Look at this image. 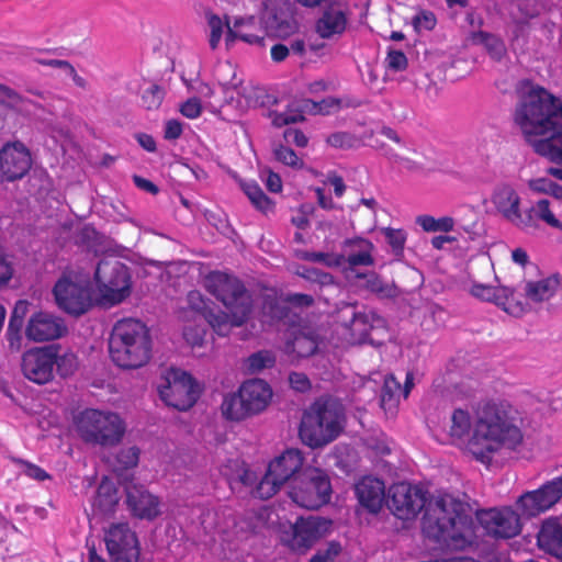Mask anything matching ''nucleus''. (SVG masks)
Returning <instances> with one entry per match:
<instances>
[{"label":"nucleus","mask_w":562,"mask_h":562,"mask_svg":"<svg viewBox=\"0 0 562 562\" xmlns=\"http://www.w3.org/2000/svg\"><path fill=\"white\" fill-rule=\"evenodd\" d=\"M562 497V476L555 477L538 490L527 492L517 501L520 515L527 518L536 517L550 509Z\"/></svg>","instance_id":"nucleus-14"},{"label":"nucleus","mask_w":562,"mask_h":562,"mask_svg":"<svg viewBox=\"0 0 562 562\" xmlns=\"http://www.w3.org/2000/svg\"><path fill=\"white\" fill-rule=\"evenodd\" d=\"M527 187L532 193L547 194L559 200L562 199V186L555 183L549 178H532L528 180Z\"/></svg>","instance_id":"nucleus-42"},{"label":"nucleus","mask_w":562,"mask_h":562,"mask_svg":"<svg viewBox=\"0 0 562 562\" xmlns=\"http://www.w3.org/2000/svg\"><path fill=\"white\" fill-rule=\"evenodd\" d=\"M276 358L269 351H259L251 355L247 361V370L250 373H257L266 368H270L274 364Z\"/></svg>","instance_id":"nucleus-45"},{"label":"nucleus","mask_w":562,"mask_h":562,"mask_svg":"<svg viewBox=\"0 0 562 562\" xmlns=\"http://www.w3.org/2000/svg\"><path fill=\"white\" fill-rule=\"evenodd\" d=\"M331 521L319 516L299 517L294 522H280V542L295 553L304 554L330 533Z\"/></svg>","instance_id":"nucleus-7"},{"label":"nucleus","mask_w":562,"mask_h":562,"mask_svg":"<svg viewBox=\"0 0 562 562\" xmlns=\"http://www.w3.org/2000/svg\"><path fill=\"white\" fill-rule=\"evenodd\" d=\"M13 268L4 255L0 252V288L8 284L12 279Z\"/></svg>","instance_id":"nucleus-62"},{"label":"nucleus","mask_w":562,"mask_h":562,"mask_svg":"<svg viewBox=\"0 0 562 562\" xmlns=\"http://www.w3.org/2000/svg\"><path fill=\"white\" fill-rule=\"evenodd\" d=\"M537 540L540 549L562 560V522L558 518L542 522Z\"/></svg>","instance_id":"nucleus-29"},{"label":"nucleus","mask_w":562,"mask_h":562,"mask_svg":"<svg viewBox=\"0 0 562 562\" xmlns=\"http://www.w3.org/2000/svg\"><path fill=\"white\" fill-rule=\"evenodd\" d=\"M239 391L251 415L265 411L272 397V390L268 383L260 379L244 382Z\"/></svg>","instance_id":"nucleus-27"},{"label":"nucleus","mask_w":562,"mask_h":562,"mask_svg":"<svg viewBox=\"0 0 562 562\" xmlns=\"http://www.w3.org/2000/svg\"><path fill=\"white\" fill-rule=\"evenodd\" d=\"M97 286L93 290L97 305L115 306L131 294V276L128 269L117 260H105L95 270Z\"/></svg>","instance_id":"nucleus-10"},{"label":"nucleus","mask_w":562,"mask_h":562,"mask_svg":"<svg viewBox=\"0 0 562 562\" xmlns=\"http://www.w3.org/2000/svg\"><path fill=\"white\" fill-rule=\"evenodd\" d=\"M195 92L203 99L204 106L210 110L212 113H217L223 105L221 100L214 99L216 91L214 88L210 87L206 83H199L194 88Z\"/></svg>","instance_id":"nucleus-47"},{"label":"nucleus","mask_w":562,"mask_h":562,"mask_svg":"<svg viewBox=\"0 0 562 562\" xmlns=\"http://www.w3.org/2000/svg\"><path fill=\"white\" fill-rule=\"evenodd\" d=\"M340 546L331 542L326 549L317 551L308 562H335L340 553Z\"/></svg>","instance_id":"nucleus-56"},{"label":"nucleus","mask_w":562,"mask_h":562,"mask_svg":"<svg viewBox=\"0 0 562 562\" xmlns=\"http://www.w3.org/2000/svg\"><path fill=\"white\" fill-rule=\"evenodd\" d=\"M345 427L342 406L334 400H318L303 414L300 426L301 440L311 448L334 441Z\"/></svg>","instance_id":"nucleus-5"},{"label":"nucleus","mask_w":562,"mask_h":562,"mask_svg":"<svg viewBox=\"0 0 562 562\" xmlns=\"http://www.w3.org/2000/svg\"><path fill=\"white\" fill-rule=\"evenodd\" d=\"M402 398V386L393 375L384 379V385L381 395V406L385 412L394 414Z\"/></svg>","instance_id":"nucleus-39"},{"label":"nucleus","mask_w":562,"mask_h":562,"mask_svg":"<svg viewBox=\"0 0 562 562\" xmlns=\"http://www.w3.org/2000/svg\"><path fill=\"white\" fill-rule=\"evenodd\" d=\"M109 351L112 361L123 369H137L150 359L151 339L147 326L134 318L117 322L113 327Z\"/></svg>","instance_id":"nucleus-4"},{"label":"nucleus","mask_w":562,"mask_h":562,"mask_svg":"<svg viewBox=\"0 0 562 562\" xmlns=\"http://www.w3.org/2000/svg\"><path fill=\"white\" fill-rule=\"evenodd\" d=\"M164 99L161 89L157 86H149L142 94L143 105L148 110H156L160 106Z\"/></svg>","instance_id":"nucleus-49"},{"label":"nucleus","mask_w":562,"mask_h":562,"mask_svg":"<svg viewBox=\"0 0 562 562\" xmlns=\"http://www.w3.org/2000/svg\"><path fill=\"white\" fill-rule=\"evenodd\" d=\"M524 217H530V223L520 227L521 231H528L537 227L538 221L544 223L549 227L562 232V221L554 214L551 203L547 199L536 201L529 209L525 211Z\"/></svg>","instance_id":"nucleus-32"},{"label":"nucleus","mask_w":562,"mask_h":562,"mask_svg":"<svg viewBox=\"0 0 562 562\" xmlns=\"http://www.w3.org/2000/svg\"><path fill=\"white\" fill-rule=\"evenodd\" d=\"M105 544L117 561L136 562L139 555L136 536L126 524H116L105 533Z\"/></svg>","instance_id":"nucleus-21"},{"label":"nucleus","mask_w":562,"mask_h":562,"mask_svg":"<svg viewBox=\"0 0 562 562\" xmlns=\"http://www.w3.org/2000/svg\"><path fill=\"white\" fill-rule=\"evenodd\" d=\"M54 367L60 376L71 375L78 368L77 356L72 351L58 353V349L55 347Z\"/></svg>","instance_id":"nucleus-43"},{"label":"nucleus","mask_w":562,"mask_h":562,"mask_svg":"<svg viewBox=\"0 0 562 562\" xmlns=\"http://www.w3.org/2000/svg\"><path fill=\"white\" fill-rule=\"evenodd\" d=\"M463 288L471 296L484 302H492L514 316L521 315L527 308L526 304L515 299V292L507 286L491 285L469 280L463 283Z\"/></svg>","instance_id":"nucleus-15"},{"label":"nucleus","mask_w":562,"mask_h":562,"mask_svg":"<svg viewBox=\"0 0 562 562\" xmlns=\"http://www.w3.org/2000/svg\"><path fill=\"white\" fill-rule=\"evenodd\" d=\"M559 280L548 277L537 281H528L524 286L525 296L531 302H542L551 299L557 292Z\"/></svg>","instance_id":"nucleus-36"},{"label":"nucleus","mask_w":562,"mask_h":562,"mask_svg":"<svg viewBox=\"0 0 562 562\" xmlns=\"http://www.w3.org/2000/svg\"><path fill=\"white\" fill-rule=\"evenodd\" d=\"M22 467V472L29 476L30 479L36 480V481H44L49 479L48 473L43 470L42 468L37 467L36 464L26 462V461H20L19 462Z\"/></svg>","instance_id":"nucleus-58"},{"label":"nucleus","mask_w":562,"mask_h":562,"mask_svg":"<svg viewBox=\"0 0 562 562\" xmlns=\"http://www.w3.org/2000/svg\"><path fill=\"white\" fill-rule=\"evenodd\" d=\"M368 316L367 315H355L351 322V340L352 342H362L369 335L367 328Z\"/></svg>","instance_id":"nucleus-50"},{"label":"nucleus","mask_w":562,"mask_h":562,"mask_svg":"<svg viewBox=\"0 0 562 562\" xmlns=\"http://www.w3.org/2000/svg\"><path fill=\"white\" fill-rule=\"evenodd\" d=\"M25 336L34 342H45L61 338L67 333L64 319L48 311H35L25 325Z\"/></svg>","instance_id":"nucleus-18"},{"label":"nucleus","mask_w":562,"mask_h":562,"mask_svg":"<svg viewBox=\"0 0 562 562\" xmlns=\"http://www.w3.org/2000/svg\"><path fill=\"white\" fill-rule=\"evenodd\" d=\"M491 201L497 213L518 229L530 223V217H524L525 213L520 209L521 198L513 186H498L494 190Z\"/></svg>","instance_id":"nucleus-22"},{"label":"nucleus","mask_w":562,"mask_h":562,"mask_svg":"<svg viewBox=\"0 0 562 562\" xmlns=\"http://www.w3.org/2000/svg\"><path fill=\"white\" fill-rule=\"evenodd\" d=\"M55 346L34 347L22 356L23 375L36 384H46L54 379Z\"/></svg>","instance_id":"nucleus-17"},{"label":"nucleus","mask_w":562,"mask_h":562,"mask_svg":"<svg viewBox=\"0 0 562 562\" xmlns=\"http://www.w3.org/2000/svg\"><path fill=\"white\" fill-rule=\"evenodd\" d=\"M205 288L229 312V329L240 326L247 319L250 312V297L239 280L223 272H211L205 279Z\"/></svg>","instance_id":"nucleus-8"},{"label":"nucleus","mask_w":562,"mask_h":562,"mask_svg":"<svg viewBox=\"0 0 562 562\" xmlns=\"http://www.w3.org/2000/svg\"><path fill=\"white\" fill-rule=\"evenodd\" d=\"M474 516L485 532L495 538H512L521 530L520 518L512 508L477 512L468 502L448 493H438L430 499L423 530L447 548L461 550L474 541Z\"/></svg>","instance_id":"nucleus-2"},{"label":"nucleus","mask_w":562,"mask_h":562,"mask_svg":"<svg viewBox=\"0 0 562 562\" xmlns=\"http://www.w3.org/2000/svg\"><path fill=\"white\" fill-rule=\"evenodd\" d=\"M31 303L25 300H20L15 303L12 315L9 321L7 329V340L9 349L13 352H19L23 347V336L21 329L23 326V318L30 312Z\"/></svg>","instance_id":"nucleus-34"},{"label":"nucleus","mask_w":562,"mask_h":562,"mask_svg":"<svg viewBox=\"0 0 562 562\" xmlns=\"http://www.w3.org/2000/svg\"><path fill=\"white\" fill-rule=\"evenodd\" d=\"M284 139L289 144H294L299 147H305L307 145V137L299 130L289 128L284 132Z\"/></svg>","instance_id":"nucleus-61"},{"label":"nucleus","mask_w":562,"mask_h":562,"mask_svg":"<svg viewBox=\"0 0 562 562\" xmlns=\"http://www.w3.org/2000/svg\"><path fill=\"white\" fill-rule=\"evenodd\" d=\"M160 398L179 411L191 408L198 400V387L192 376L180 369L167 370L158 386Z\"/></svg>","instance_id":"nucleus-13"},{"label":"nucleus","mask_w":562,"mask_h":562,"mask_svg":"<svg viewBox=\"0 0 562 562\" xmlns=\"http://www.w3.org/2000/svg\"><path fill=\"white\" fill-rule=\"evenodd\" d=\"M416 224L419 225L425 232L448 233L453 231L456 222L451 216L434 217L431 215H419L416 217Z\"/></svg>","instance_id":"nucleus-41"},{"label":"nucleus","mask_w":562,"mask_h":562,"mask_svg":"<svg viewBox=\"0 0 562 562\" xmlns=\"http://www.w3.org/2000/svg\"><path fill=\"white\" fill-rule=\"evenodd\" d=\"M323 103H316L308 99L294 100L289 104L286 111L271 113L272 123L276 126H283L303 120L305 113H325L327 111Z\"/></svg>","instance_id":"nucleus-28"},{"label":"nucleus","mask_w":562,"mask_h":562,"mask_svg":"<svg viewBox=\"0 0 562 562\" xmlns=\"http://www.w3.org/2000/svg\"><path fill=\"white\" fill-rule=\"evenodd\" d=\"M139 451L136 447L122 449L117 456L119 463L123 468H132L138 463Z\"/></svg>","instance_id":"nucleus-57"},{"label":"nucleus","mask_w":562,"mask_h":562,"mask_svg":"<svg viewBox=\"0 0 562 562\" xmlns=\"http://www.w3.org/2000/svg\"><path fill=\"white\" fill-rule=\"evenodd\" d=\"M293 339L288 342L286 351L297 357H308L318 350L321 341L318 335L310 327L293 328Z\"/></svg>","instance_id":"nucleus-33"},{"label":"nucleus","mask_w":562,"mask_h":562,"mask_svg":"<svg viewBox=\"0 0 562 562\" xmlns=\"http://www.w3.org/2000/svg\"><path fill=\"white\" fill-rule=\"evenodd\" d=\"M267 34V27L255 16L237 18L227 25L226 44L229 46L236 40L250 45H260Z\"/></svg>","instance_id":"nucleus-24"},{"label":"nucleus","mask_w":562,"mask_h":562,"mask_svg":"<svg viewBox=\"0 0 562 562\" xmlns=\"http://www.w3.org/2000/svg\"><path fill=\"white\" fill-rule=\"evenodd\" d=\"M347 26L346 11L339 5H329L316 23V31L323 38L340 35Z\"/></svg>","instance_id":"nucleus-31"},{"label":"nucleus","mask_w":562,"mask_h":562,"mask_svg":"<svg viewBox=\"0 0 562 562\" xmlns=\"http://www.w3.org/2000/svg\"><path fill=\"white\" fill-rule=\"evenodd\" d=\"M475 40L477 42L482 43L486 47V49L488 50V53L491 54V56L494 59L499 60L505 56V54H506L505 44L497 36H494L492 34H487V33H479L476 35Z\"/></svg>","instance_id":"nucleus-44"},{"label":"nucleus","mask_w":562,"mask_h":562,"mask_svg":"<svg viewBox=\"0 0 562 562\" xmlns=\"http://www.w3.org/2000/svg\"><path fill=\"white\" fill-rule=\"evenodd\" d=\"M221 413L224 418L234 422L244 420L251 416L239 390L236 393L227 394L223 398Z\"/></svg>","instance_id":"nucleus-38"},{"label":"nucleus","mask_w":562,"mask_h":562,"mask_svg":"<svg viewBox=\"0 0 562 562\" xmlns=\"http://www.w3.org/2000/svg\"><path fill=\"white\" fill-rule=\"evenodd\" d=\"M389 506L398 518L409 519L424 508L425 496L409 483H396L389 490Z\"/></svg>","instance_id":"nucleus-20"},{"label":"nucleus","mask_w":562,"mask_h":562,"mask_svg":"<svg viewBox=\"0 0 562 562\" xmlns=\"http://www.w3.org/2000/svg\"><path fill=\"white\" fill-rule=\"evenodd\" d=\"M473 412L472 418L465 409H453L447 425L451 445L487 464L503 448L514 449L521 442L519 414L508 401H481Z\"/></svg>","instance_id":"nucleus-1"},{"label":"nucleus","mask_w":562,"mask_h":562,"mask_svg":"<svg viewBox=\"0 0 562 562\" xmlns=\"http://www.w3.org/2000/svg\"><path fill=\"white\" fill-rule=\"evenodd\" d=\"M373 245L367 239H355L346 243L345 256L327 255L322 252H313L307 255L312 261L324 262L329 267H341L346 262L350 267L370 266L373 263L372 258Z\"/></svg>","instance_id":"nucleus-19"},{"label":"nucleus","mask_w":562,"mask_h":562,"mask_svg":"<svg viewBox=\"0 0 562 562\" xmlns=\"http://www.w3.org/2000/svg\"><path fill=\"white\" fill-rule=\"evenodd\" d=\"M183 131L182 123L177 120H169L165 124V138L177 139Z\"/></svg>","instance_id":"nucleus-63"},{"label":"nucleus","mask_w":562,"mask_h":562,"mask_svg":"<svg viewBox=\"0 0 562 562\" xmlns=\"http://www.w3.org/2000/svg\"><path fill=\"white\" fill-rule=\"evenodd\" d=\"M32 103L22 99L11 89L0 85V121L9 125V120L16 113L29 114Z\"/></svg>","instance_id":"nucleus-35"},{"label":"nucleus","mask_w":562,"mask_h":562,"mask_svg":"<svg viewBox=\"0 0 562 562\" xmlns=\"http://www.w3.org/2000/svg\"><path fill=\"white\" fill-rule=\"evenodd\" d=\"M74 429L88 443L114 446L122 439L125 425L115 413L88 408L75 416Z\"/></svg>","instance_id":"nucleus-6"},{"label":"nucleus","mask_w":562,"mask_h":562,"mask_svg":"<svg viewBox=\"0 0 562 562\" xmlns=\"http://www.w3.org/2000/svg\"><path fill=\"white\" fill-rule=\"evenodd\" d=\"M359 504L370 513H378L385 499V485L383 481L373 477H362L355 487Z\"/></svg>","instance_id":"nucleus-26"},{"label":"nucleus","mask_w":562,"mask_h":562,"mask_svg":"<svg viewBox=\"0 0 562 562\" xmlns=\"http://www.w3.org/2000/svg\"><path fill=\"white\" fill-rule=\"evenodd\" d=\"M290 497L299 506L317 509L330 501L331 484L327 472L317 467H306L294 477Z\"/></svg>","instance_id":"nucleus-11"},{"label":"nucleus","mask_w":562,"mask_h":562,"mask_svg":"<svg viewBox=\"0 0 562 562\" xmlns=\"http://www.w3.org/2000/svg\"><path fill=\"white\" fill-rule=\"evenodd\" d=\"M328 143L334 147L351 146V137L346 133H335L328 137Z\"/></svg>","instance_id":"nucleus-64"},{"label":"nucleus","mask_w":562,"mask_h":562,"mask_svg":"<svg viewBox=\"0 0 562 562\" xmlns=\"http://www.w3.org/2000/svg\"><path fill=\"white\" fill-rule=\"evenodd\" d=\"M274 156L279 161L293 168L300 169L304 165L303 160L297 157L293 149L284 146H279L278 148H276Z\"/></svg>","instance_id":"nucleus-52"},{"label":"nucleus","mask_w":562,"mask_h":562,"mask_svg":"<svg viewBox=\"0 0 562 562\" xmlns=\"http://www.w3.org/2000/svg\"><path fill=\"white\" fill-rule=\"evenodd\" d=\"M202 108L200 99L192 97L180 104L179 111L187 119L194 120L201 115Z\"/></svg>","instance_id":"nucleus-54"},{"label":"nucleus","mask_w":562,"mask_h":562,"mask_svg":"<svg viewBox=\"0 0 562 562\" xmlns=\"http://www.w3.org/2000/svg\"><path fill=\"white\" fill-rule=\"evenodd\" d=\"M535 151L539 155L547 157L549 160L562 165V132H551L550 137L537 139L531 144ZM548 173L562 180V168L551 167Z\"/></svg>","instance_id":"nucleus-30"},{"label":"nucleus","mask_w":562,"mask_h":562,"mask_svg":"<svg viewBox=\"0 0 562 562\" xmlns=\"http://www.w3.org/2000/svg\"><path fill=\"white\" fill-rule=\"evenodd\" d=\"M303 462V454L297 449H288L276 457L254 491L255 496L262 499L272 497L283 484L293 481L302 472Z\"/></svg>","instance_id":"nucleus-12"},{"label":"nucleus","mask_w":562,"mask_h":562,"mask_svg":"<svg viewBox=\"0 0 562 562\" xmlns=\"http://www.w3.org/2000/svg\"><path fill=\"white\" fill-rule=\"evenodd\" d=\"M286 307L279 302H269L263 306V323H272L274 319L285 323L288 317Z\"/></svg>","instance_id":"nucleus-51"},{"label":"nucleus","mask_w":562,"mask_h":562,"mask_svg":"<svg viewBox=\"0 0 562 562\" xmlns=\"http://www.w3.org/2000/svg\"><path fill=\"white\" fill-rule=\"evenodd\" d=\"M383 234L394 251H402L406 241V234L403 229L387 227L383 228Z\"/></svg>","instance_id":"nucleus-53"},{"label":"nucleus","mask_w":562,"mask_h":562,"mask_svg":"<svg viewBox=\"0 0 562 562\" xmlns=\"http://www.w3.org/2000/svg\"><path fill=\"white\" fill-rule=\"evenodd\" d=\"M127 505L133 515L140 519L153 520L161 514L158 497L143 486H132L127 490Z\"/></svg>","instance_id":"nucleus-25"},{"label":"nucleus","mask_w":562,"mask_h":562,"mask_svg":"<svg viewBox=\"0 0 562 562\" xmlns=\"http://www.w3.org/2000/svg\"><path fill=\"white\" fill-rule=\"evenodd\" d=\"M183 310L189 312L190 318L206 321L218 335L224 336L229 333L228 314L211 313L209 311L207 303L205 302L204 297L200 292H189L187 296V306L181 307L178 314Z\"/></svg>","instance_id":"nucleus-23"},{"label":"nucleus","mask_w":562,"mask_h":562,"mask_svg":"<svg viewBox=\"0 0 562 562\" xmlns=\"http://www.w3.org/2000/svg\"><path fill=\"white\" fill-rule=\"evenodd\" d=\"M384 155L394 164L398 165L400 167L407 169V170H416L418 169L417 164H415L413 160H411L407 157L401 156L396 153H394L392 149L385 148Z\"/></svg>","instance_id":"nucleus-59"},{"label":"nucleus","mask_w":562,"mask_h":562,"mask_svg":"<svg viewBox=\"0 0 562 562\" xmlns=\"http://www.w3.org/2000/svg\"><path fill=\"white\" fill-rule=\"evenodd\" d=\"M289 382L291 387L299 392H305L311 387V382L304 373H291L289 375Z\"/></svg>","instance_id":"nucleus-60"},{"label":"nucleus","mask_w":562,"mask_h":562,"mask_svg":"<svg viewBox=\"0 0 562 562\" xmlns=\"http://www.w3.org/2000/svg\"><path fill=\"white\" fill-rule=\"evenodd\" d=\"M227 25L232 24L227 21H223L217 15H211L209 18L210 45L213 49H215L220 44L224 30H227Z\"/></svg>","instance_id":"nucleus-48"},{"label":"nucleus","mask_w":562,"mask_h":562,"mask_svg":"<svg viewBox=\"0 0 562 562\" xmlns=\"http://www.w3.org/2000/svg\"><path fill=\"white\" fill-rule=\"evenodd\" d=\"M119 497L114 485L109 480H103L99 485L94 499V506L101 512H111L117 504Z\"/></svg>","instance_id":"nucleus-40"},{"label":"nucleus","mask_w":562,"mask_h":562,"mask_svg":"<svg viewBox=\"0 0 562 562\" xmlns=\"http://www.w3.org/2000/svg\"><path fill=\"white\" fill-rule=\"evenodd\" d=\"M385 64L390 70L402 71L407 67V58L403 52L390 49L385 58Z\"/></svg>","instance_id":"nucleus-55"},{"label":"nucleus","mask_w":562,"mask_h":562,"mask_svg":"<svg viewBox=\"0 0 562 562\" xmlns=\"http://www.w3.org/2000/svg\"><path fill=\"white\" fill-rule=\"evenodd\" d=\"M243 190L257 209L261 211H267L270 209L269 199L265 195V193L257 183L245 182L243 184Z\"/></svg>","instance_id":"nucleus-46"},{"label":"nucleus","mask_w":562,"mask_h":562,"mask_svg":"<svg viewBox=\"0 0 562 562\" xmlns=\"http://www.w3.org/2000/svg\"><path fill=\"white\" fill-rule=\"evenodd\" d=\"M57 306L67 314L80 316L97 305L88 274L77 271L64 273L53 290Z\"/></svg>","instance_id":"nucleus-9"},{"label":"nucleus","mask_w":562,"mask_h":562,"mask_svg":"<svg viewBox=\"0 0 562 562\" xmlns=\"http://www.w3.org/2000/svg\"><path fill=\"white\" fill-rule=\"evenodd\" d=\"M179 321L182 323V334L186 341L191 347H201L204 341L206 334L205 321H199L196 318H190L189 312L183 310L179 313Z\"/></svg>","instance_id":"nucleus-37"},{"label":"nucleus","mask_w":562,"mask_h":562,"mask_svg":"<svg viewBox=\"0 0 562 562\" xmlns=\"http://www.w3.org/2000/svg\"><path fill=\"white\" fill-rule=\"evenodd\" d=\"M515 124L530 143L562 127V102L546 89L526 85L514 114Z\"/></svg>","instance_id":"nucleus-3"},{"label":"nucleus","mask_w":562,"mask_h":562,"mask_svg":"<svg viewBox=\"0 0 562 562\" xmlns=\"http://www.w3.org/2000/svg\"><path fill=\"white\" fill-rule=\"evenodd\" d=\"M32 167V155L20 140L8 142L0 148V180L13 182L22 179Z\"/></svg>","instance_id":"nucleus-16"}]
</instances>
